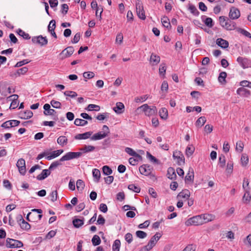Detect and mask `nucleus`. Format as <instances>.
<instances>
[{
  "label": "nucleus",
  "mask_w": 251,
  "mask_h": 251,
  "mask_svg": "<svg viewBox=\"0 0 251 251\" xmlns=\"http://www.w3.org/2000/svg\"><path fill=\"white\" fill-rule=\"evenodd\" d=\"M166 67L164 63H162L160 65L159 72L160 75H165L166 73Z\"/></svg>",
  "instance_id": "0e129e2a"
},
{
  "label": "nucleus",
  "mask_w": 251,
  "mask_h": 251,
  "mask_svg": "<svg viewBox=\"0 0 251 251\" xmlns=\"http://www.w3.org/2000/svg\"><path fill=\"white\" fill-rule=\"evenodd\" d=\"M206 121V118L204 116L200 117L196 122V126H197L201 127L205 123Z\"/></svg>",
  "instance_id": "4c0bfd02"
},
{
  "label": "nucleus",
  "mask_w": 251,
  "mask_h": 251,
  "mask_svg": "<svg viewBox=\"0 0 251 251\" xmlns=\"http://www.w3.org/2000/svg\"><path fill=\"white\" fill-rule=\"evenodd\" d=\"M75 50L72 46H69L63 50L59 54L60 59L63 60L66 58L69 57L74 53Z\"/></svg>",
  "instance_id": "39448f33"
},
{
  "label": "nucleus",
  "mask_w": 251,
  "mask_h": 251,
  "mask_svg": "<svg viewBox=\"0 0 251 251\" xmlns=\"http://www.w3.org/2000/svg\"><path fill=\"white\" fill-rule=\"evenodd\" d=\"M128 189L136 193H139L141 189L139 187L136 186L133 184H129L128 186Z\"/></svg>",
  "instance_id": "6e6d98bb"
},
{
  "label": "nucleus",
  "mask_w": 251,
  "mask_h": 251,
  "mask_svg": "<svg viewBox=\"0 0 251 251\" xmlns=\"http://www.w3.org/2000/svg\"><path fill=\"white\" fill-rule=\"evenodd\" d=\"M194 177L193 169L190 168L188 173L187 174L185 180L186 181H193Z\"/></svg>",
  "instance_id": "bb28decb"
},
{
  "label": "nucleus",
  "mask_w": 251,
  "mask_h": 251,
  "mask_svg": "<svg viewBox=\"0 0 251 251\" xmlns=\"http://www.w3.org/2000/svg\"><path fill=\"white\" fill-rule=\"evenodd\" d=\"M92 242L94 246H98L100 244L101 240L100 237L97 235H95L92 239Z\"/></svg>",
  "instance_id": "49530a36"
},
{
  "label": "nucleus",
  "mask_w": 251,
  "mask_h": 251,
  "mask_svg": "<svg viewBox=\"0 0 251 251\" xmlns=\"http://www.w3.org/2000/svg\"><path fill=\"white\" fill-rule=\"evenodd\" d=\"M93 176L94 178V181L96 182H98L100 177V172L99 170L97 169H94L92 171Z\"/></svg>",
  "instance_id": "7c9ffc66"
},
{
  "label": "nucleus",
  "mask_w": 251,
  "mask_h": 251,
  "mask_svg": "<svg viewBox=\"0 0 251 251\" xmlns=\"http://www.w3.org/2000/svg\"><path fill=\"white\" fill-rule=\"evenodd\" d=\"M226 164L225 156L223 154H221L219 156L218 165L221 168H224Z\"/></svg>",
  "instance_id": "a18cd8bd"
},
{
  "label": "nucleus",
  "mask_w": 251,
  "mask_h": 251,
  "mask_svg": "<svg viewBox=\"0 0 251 251\" xmlns=\"http://www.w3.org/2000/svg\"><path fill=\"white\" fill-rule=\"evenodd\" d=\"M21 118L24 119H28L33 116V113L31 111L28 110L24 112L21 113Z\"/></svg>",
  "instance_id": "2f4dec72"
},
{
  "label": "nucleus",
  "mask_w": 251,
  "mask_h": 251,
  "mask_svg": "<svg viewBox=\"0 0 251 251\" xmlns=\"http://www.w3.org/2000/svg\"><path fill=\"white\" fill-rule=\"evenodd\" d=\"M28 71V68L26 67L22 68L17 70V71L14 73V75L16 76H19L21 75L25 74Z\"/></svg>",
  "instance_id": "37998d69"
},
{
  "label": "nucleus",
  "mask_w": 251,
  "mask_h": 251,
  "mask_svg": "<svg viewBox=\"0 0 251 251\" xmlns=\"http://www.w3.org/2000/svg\"><path fill=\"white\" fill-rule=\"evenodd\" d=\"M201 219V215L194 216L188 219L185 222V225L187 226L201 225H202V220Z\"/></svg>",
  "instance_id": "20e7f679"
},
{
  "label": "nucleus",
  "mask_w": 251,
  "mask_h": 251,
  "mask_svg": "<svg viewBox=\"0 0 251 251\" xmlns=\"http://www.w3.org/2000/svg\"><path fill=\"white\" fill-rule=\"evenodd\" d=\"M196 245L194 244L188 245L182 251H195Z\"/></svg>",
  "instance_id": "052dcab7"
},
{
  "label": "nucleus",
  "mask_w": 251,
  "mask_h": 251,
  "mask_svg": "<svg viewBox=\"0 0 251 251\" xmlns=\"http://www.w3.org/2000/svg\"><path fill=\"white\" fill-rule=\"evenodd\" d=\"M33 43L37 44L40 46H43L47 43V39L46 37H43L42 36L34 37L32 38Z\"/></svg>",
  "instance_id": "9d476101"
},
{
  "label": "nucleus",
  "mask_w": 251,
  "mask_h": 251,
  "mask_svg": "<svg viewBox=\"0 0 251 251\" xmlns=\"http://www.w3.org/2000/svg\"><path fill=\"white\" fill-rule=\"evenodd\" d=\"M190 196V192L187 189H184L177 195V197L188 199Z\"/></svg>",
  "instance_id": "c756f323"
},
{
  "label": "nucleus",
  "mask_w": 251,
  "mask_h": 251,
  "mask_svg": "<svg viewBox=\"0 0 251 251\" xmlns=\"http://www.w3.org/2000/svg\"><path fill=\"white\" fill-rule=\"evenodd\" d=\"M195 151L194 147L191 145L187 146L185 150V154L187 157L191 156Z\"/></svg>",
  "instance_id": "f704fd0d"
},
{
  "label": "nucleus",
  "mask_w": 251,
  "mask_h": 251,
  "mask_svg": "<svg viewBox=\"0 0 251 251\" xmlns=\"http://www.w3.org/2000/svg\"><path fill=\"white\" fill-rule=\"evenodd\" d=\"M76 188L78 191H82L85 187L84 181L81 179H78L76 183Z\"/></svg>",
  "instance_id": "ea45409f"
},
{
  "label": "nucleus",
  "mask_w": 251,
  "mask_h": 251,
  "mask_svg": "<svg viewBox=\"0 0 251 251\" xmlns=\"http://www.w3.org/2000/svg\"><path fill=\"white\" fill-rule=\"evenodd\" d=\"M57 142L59 145L63 147L67 144L68 139L65 136H60L58 138Z\"/></svg>",
  "instance_id": "473e14b6"
},
{
  "label": "nucleus",
  "mask_w": 251,
  "mask_h": 251,
  "mask_svg": "<svg viewBox=\"0 0 251 251\" xmlns=\"http://www.w3.org/2000/svg\"><path fill=\"white\" fill-rule=\"evenodd\" d=\"M162 25L167 29H171L172 26L170 24L169 19L168 17L164 16L161 18Z\"/></svg>",
  "instance_id": "b1692460"
},
{
  "label": "nucleus",
  "mask_w": 251,
  "mask_h": 251,
  "mask_svg": "<svg viewBox=\"0 0 251 251\" xmlns=\"http://www.w3.org/2000/svg\"><path fill=\"white\" fill-rule=\"evenodd\" d=\"M62 161H61L60 159L59 160L54 161L50 164V167L48 169V176L50 175L51 171L53 170L58 166L61 165V162Z\"/></svg>",
  "instance_id": "c85d7f7f"
},
{
  "label": "nucleus",
  "mask_w": 251,
  "mask_h": 251,
  "mask_svg": "<svg viewBox=\"0 0 251 251\" xmlns=\"http://www.w3.org/2000/svg\"><path fill=\"white\" fill-rule=\"evenodd\" d=\"M168 178L170 179H174L176 178V175L175 169L172 167H169L167 171Z\"/></svg>",
  "instance_id": "a878e982"
},
{
  "label": "nucleus",
  "mask_w": 251,
  "mask_h": 251,
  "mask_svg": "<svg viewBox=\"0 0 251 251\" xmlns=\"http://www.w3.org/2000/svg\"><path fill=\"white\" fill-rule=\"evenodd\" d=\"M63 151H64L63 150H58L56 151L48 152V160L54 159L59 156L61 154H62L63 152Z\"/></svg>",
  "instance_id": "4468645a"
},
{
  "label": "nucleus",
  "mask_w": 251,
  "mask_h": 251,
  "mask_svg": "<svg viewBox=\"0 0 251 251\" xmlns=\"http://www.w3.org/2000/svg\"><path fill=\"white\" fill-rule=\"evenodd\" d=\"M245 192L243 197L242 201L244 203H247L251 201V196L250 194L249 189H246L245 190Z\"/></svg>",
  "instance_id": "393cba45"
},
{
  "label": "nucleus",
  "mask_w": 251,
  "mask_h": 251,
  "mask_svg": "<svg viewBox=\"0 0 251 251\" xmlns=\"http://www.w3.org/2000/svg\"><path fill=\"white\" fill-rule=\"evenodd\" d=\"M219 22L223 27L228 30L236 29L237 28L235 23L232 21V19L225 16H220Z\"/></svg>",
  "instance_id": "f257e3e1"
},
{
  "label": "nucleus",
  "mask_w": 251,
  "mask_h": 251,
  "mask_svg": "<svg viewBox=\"0 0 251 251\" xmlns=\"http://www.w3.org/2000/svg\"><path fill=\"white\" fill-rule=\"evenodd\" d=\"M216 44L218 46L223 49H226L229 46L228 42L222 38H218L216 40Z\"/></svg>",
  "instance_id": "a211bd4d"
},
{
  "label": "nucleus",
  "mask_w": 251,
  "mask_h": 251,
  "mask_svg": "<svg viewBox=\"0 0 251 251\" xmlns=\"http://www.w3.org/2000/svg\"><path fill=\"white\" fill-rule=\"evenodd\" d=\"M56 27V22L54 20L50 21L49 25H48V31L54 30Z\"/></svg>",
  "instance_id": "680f3d73"
},
{
  "label": "nucleus",
  "mask_w": 251,
  "mask_h": 251,
  "mask_svg": "<svg viewBox=\"0 0 251 251\" xmlns=\"http://www.w3.org/2000/svg\"><path fill=\"white\" fill-rule=\"evenodd\" d=\"M23 243L19 240L8 238L6 240V246L9 248H19L23 246Z\"/></svg>",
  "instance_id": "7ed1b4c3"
},
{
  "label": "nucleus",
  "mask_w": 251,
  "mask_h": 251,
  "mask_svg": "<svg viewBox=\"0 0 251 251\" xmlns=\"http://www.w3.org/2000/svg\"><path fill=\"white\" fill-rule=\"evenodd\" d=\"M160 61V57L159 56L152 53L151 55L150 62L152 65H156Z\"/></svg>",
  "instance_id": "dca6fc26"
},
{
  "label": "nucleus",
  "mask_w": 251,
  "mask_h": 251,
  "mask_svg": "<svg viewBox=\"0 0 251 251\" xmlns=\"http://www.w3.org/2000/svg\"><path fill=\"white\" fill-rule=\"evenodd\" d=\"M64 94L65 96H69L72 98H75L77 96V94L75 92L72 91H66L64 92Z\"/></svg>",
  "instance_id": "e2e57ef3"
},
{
  "label": "nucleus",
  "mask_w": 251,
  "mask_h": 251,
  "mask_svg": "<svg viewBox=\"0 0 251 251\" xmlns=\"http://www.w3.org/2000/svg\"><path fill=\"white\" fill-rule=\"evenodd\" d=\"M168 90V82L166 81H163L161 87V90L162 92H165V93H167Z\"/></svg>",
  "instance_id": "338daca9"
},
{
  "label": "nucleus",
  "mask_w": 251,
  "mask_h": 251,
  "mask_svg": "<svg viewBox=\"0 0 251 251\" xmlns=\"http://www.w3.org/2000/svg\"><path fill=\"white\" fill-rule=\"evenodd\" d=\"M95 150V147L91 145H85L82 148L79 149L81 155L83 153H87L94 151Z\"/></svg>",
  "instance_id": "6ab92c4d"
},
{
  "label": "nucleus",
  "mask_w": 251,
  "mask_h": 251,
  "mask_svg": "<svg viewBox=\"0 0 251 251\" xmlns=\"http://www.w3.org/2000/svg\"><path fill=\"white\" fill-rule=\"evenodd\" d=\"M173 157L175 159H177V163L180 165L181 163H184V157L182 152L180 151H176L174 152Z\"/></svg>",
  "instance_id": "f8f14e48"
},
{
  "label": "nucleus",
  "mask_w": 251,
  "mask_h": 251,
  "mask_svg": "<svg viewBox=\"0 0 251 251\" xmlns=\"http://www.w3.org/2000/svg\"><path fill=\"white\" fill-rule=\"evenodd\" d=\"M121 245L120 241L118 239L116 240L112 246V249L113 251H119L120 247Z\"/></svg>",
  "instance_id": "8fccbe9b"
},
{
  "label": "nucleus",
  "mask_w": 251,
  "mask_h": 251,
  "mask_svg": "<svg viewBox=\"0 0 251 251\" xmlns=\"http://www.w3.org/2000/svg\"><path fill=\"white\" fill-rule=\"evenodd\" d=\"M139 111L144 112L147 116L153 115L157 112V108L155 106H150L147 104H144L138 107L136 109V111Z\"/></svg>",
  "instance_id": "f03ea898"
},
{
  "label": "nucleus",
  "mask_w": 251,
  "mask_h": 251,
  "mask_svg": "<svg viewBox=\"0 0 251 251\" xmlns=\"http://www.w3.org/2000/svg\"><path fill=\"white\" fill-rule=\"evenodd\" d=\"M188 9L190 11L191 13L194 15L196 16H199L200 12L195 5L192 4H189Z\"/></svg>",
  "instance_id": "e433bc0d"
},
{
  "label": "nucleus",
  "mask_w": 251,
  "mask_h": 251,
  "mask_svg": "<svg viewBox=\"0 0 251 251\" xmlns=\"http://www.w3.org/2000/svg\"><path fill=\"white\" fill-rule=\"evenodd\" d=\"M237 61L243 69L248 68L249 65V60L246 58L239 56L237 58Z\"/></svg>",
  "instance_id": "ddd939ff"
},
{
  "label": "nucleus",
  "mask_w": 251,
  "mask_h": 251,
  "mask_svg": "<svg viewBox=\"0 0 251 251\" xmlns=\"http://www.w3.org/2000/svg\"><path fill=\"white\" fill-rule=\"evenodd\" d=\"M48 115H53V119L54 120H57L58 119V117L55 115V114L56 113V112L54 109L50 108V106L49 104H48Z\"/></svg>",
  "instance_id": "79ce46f5"
},
{
  "label": "nucleus",
  "mask_w": 251,
  "mask_h": 251,
  "mask_svg": "<svg viewBox=\"0 0 251 251\" xmlns=\"http://www.w3.org/2000/svg\"><path fill=\"white\" fill-rule=\"evenodd\" d=\"M161 235L159 232H156L155 234L153 236L151 239H150L149 243L150 244L151 246H152L154 247L157 241L159 240V239L161 238Z\"/></svg>",
  "instance_id": "412c9836"
},
{
  "label": "nucleus",
  "mask_w": 251,
  "mask_h": 251,
  "mask_svg": "<svg viewBox=\"0 0 251 251\" xmlns=\"http://www.w3.org/2000/svg\"><path fill=\"white\" fill-rule=\"evenodd\" d=\"M47 177V169H44L42 171V173L39 174L37 178L38 180H43Z\"/></svg>",
  "instance_id": "4d7b16f0"
},
{
  "label": "nucleus",
  "mask_w": 251,
  "mask_h": 251,
  "mask_svg": "<svg viewBox=\"0 0 251 251\" xmlns=\"http://www.w3.org/2000/svg\"><path fill=\"white\" fill-rule=\"evenodd\" d=\"M124 105L122 102H118L116 103V106L113 108L114 111L117 114H121L124 111Z\"/></svg>",
  "instance_id": "4be33fe9"
},
{
  "label": "nucleus",
  "mask_w": 251,
  "mask_h": 251,
  "mask_svg": "<svg viewBox=\"0 0 251 251\" xmlns=\"http://www.w3.org/2000/svg\"><path fill=\"white\" fill-rule=\"evenodd\" d=\"M125 239L128 244H130L133 241L132 235L130 233H127L125 235Z\"/></svg>",
  "instance_id": "774afa93"
},
{
  "label": "nucleus",
  "mask_w": 251,
  "mask_h": 251,
  "mask_svg": "<svg viewBox=\"0 0 251 251\" xmlns=\"http://www.w3.org/2000/svg\"><path fill=\"white\" fill-rule=\"evenodd\" d=\"M240 16V12L239 10L235 7H232L229 12V18L232 20L238 19Z\"/></svg>",
  "instance_id": "0eeeda50"
},
{
  "label": "nucleus",
  "mask_w": 251,
  "mask_h": 251,
  "mask_svg": "<svg viewBox=\"0 0 251 251\" xmlns=\"http://www.w3.org/2000/svg\"><path fill=\"white\" fill-rule=\"evenodd\" d=\"M204 22L205 25L210 28L212 27L214 25L213 20L211 18H205Z\"/></svg>",
  "instance_id": "13d9d810"
},
{
  "label": "nucleus",
  "mask_w": 251,
  "mask_h": 251,
  "mask_svg": "<svg viewBox=\"0 0 251 251\" xmlns=\"http://www.w3.org/2000/svg\"><path fill=\"white\" fill-rule=\"evenodd\" d=\"M244 148V144L241 141H239L236 143V150L239 151V152H242Z\"/></svg>",
  "instance_id": "69168bd1"
},
{
  "label": "nucleus",
  "mask_w": 251,
  "mask_h": 251,
  "mask_svg": "<svg viewBox=\"0 0 251 251\" xmlns=\"http://www.w3.org/2000/svg\"><path fill=\"white\" fill-rule=\"evenodd\" d=\"M103 173L105 175H110L112 173V169L108 166H104L102 167Z\"/></svg>",
  "instance_id": "5fc2aeb1"
},
{
  "label": "nucleus",
  "mask_w": 251,
  "mask_h": 251,
  "mask_svg": "<svg viewBox=\"0 0 251 251\" xmlns=\"http://www.w3.org/2000/svg\"><path fill=\"white\" fill-rule=\"evenodd\" d=\"M139 170L142 175L148 176L151 174L152 168L149 165L144 164L139 167Z\"/></svg>",
  "instance_id": "6e6552de"
},
{
  "label": "nucleus",
  "mask_w": 251,
  "mask_h": 251,
  "mask_svg": "<svg viewBox=\"0 0 251 251\" xmlns=\"http://www.w3.org/2000/svg\"><path fill=\"white\" fill-rule=\"evenodd\" d=\"M227 74L225 72H221L219 76L218 77V80L220 83L222 84H225L226 83V77Z\"/></svg>",
  "instance_id": "72a5a7b5"
},
{
  "label": "nucleus",
  "mask_w": 251,
  "mask_h": 251,
  "mask_svg": "<svg viewBox=\"0 0 251 251\" xmlns=\"http://www.w3.org/2000/svg\"><path fill=\"white\" fill-rule=\"evenodd\" d=\"M241 162L243 166H246L247 165L249 162V157L246 154L244 153L242 155Z\"/></svg>",
  "instance_id": "c03bdc74"
},
{
  "label": "nucleus",
  "mask_w": 251,
  "mask_h": 251,
  "mask_svg": "<svg viewBox=\"0 0 251 251\" xmlns=\"http://www.w3.org/2000/svg\"><path fill=\"white\" fill-rule=\"evenodd\" d=\"M17 33L20 36H22L24 39H29L30 38L29 35L28 33H25L21 29H19L18 30Z\"/></svg>",
  "instance_id": "3c124183"
},
{
  "label": "nucleus",
  "mask_w": 251,
  "mask_h": 251,
  "mask_svg": "<svg viewBox=\"0 0 251 251\" xmlns=\"http://www.w3.org/2000/svg\"><path fill=\"white\" fill-rule=\"evenodd\" d=\"M159 114L161 119L166 120L168 117V110L165 107H162L159 110Z\"/></svg>",
  "instance_id": "cd10ccee"
},
{
  "label": "nucleus",
  "mask_w": 251,
  "mask_h": 251,
  "mask_svg": "<svg viewBox=\"0 0 251 251\" xmlns=\"http://www.w3.org/2000/svg\"><path fill=\"white\" fill-rule=\"evenodd\" d=\"M236 30L238 32L243 34L246 37L251 39V34L246 30L240 27H237L236 28Z\"/></svg>",
  "instance_id": "a19ab883"
},
{
  "label": "nucleus",
  "mask_w": 251,
  "mask_h": 251,
  "mask_svg": "<svg viewBox=\"0 0 251 251\" xmlns=\"http://www.w3.org/2000/svg\"><path fill=\"white\" fill-rule=\"evenodd\" d=\"M237 93L238 95L245 97H248L251 94L250 91L244 87L239 88L237 90Z\"/></svg>",
  "instance_id": "5701e85b"
},
{
  "label": "nucleus",
  "mask_w": 251,
  "mask_h": 251,
  "mask_svg": "<svg viewBox=\"0 0 251 251\" xmlns=\"http://www.w3.org/2000/svg\"><path fill=\"white\" fill-rule=\"evenodd\" d=\"M107 133L102 132L101 131L99 132L94 134L91 137V140H98L102 139L107 136Z\"/></svg>",
  "instance_id": "aec40b11"
},
{
  "label": "nucleus",
  "mask_w": 251,
  "mask_h": 251,
  "mask_svg": "<svg viewBox=\"0 0 251 251\" xmlns=\"http://www.w3.org/2000/svg\"><path fill=\"white\" fill-rule=\"evenodd\" d=\"M76 126H84L88 124V122L85 120L76 118L74 122Z\"/></svg>",
  "instance_id": "58836bf2"
},
{
  "label": "nucleus",
  "mask_w": 251,
  "mask_h": 251,
  "mask_svg": "<svg viewBox=\"0 0 251 251\" xmlns=\"http://www.w3.org/2000/svg\"><path fill=\"white\" fill-rule=\"evenodd\" d=\"M149 97L147 95H144L141 97H138L135 98L134 101L136 103L143 102L146 101Z\"/></svg>",
  "instance_id": "de8ad7c7"
},
{
  "label": "nucleus",
  "mask_w": 251,
  "mask_h": 251,
  "mask_svg": "<svg viewBox=\"0 0 251 251\" xmlns=\"http://www.w3.org/2000/svg\"><path fill=\"white\" fill-rule=\"evenodd\" d=\"M17 219L19 224L23 229L28 230L30 228V225L25 221L21 215L19 216Z\"/></svg>",
  "instance_id": "9b49d317"
},
{
  "label": "nucleus",
  "mask_w": 251,
  "mask_h": 251,
  "mask_svg": "<svg viewBox=\"0 0 251 251\" xmlns=\"http://www.w3.org/2000/svg\"><path fill=\"white\" fill-rule=\"evenodd\" d=\"M81 156L80 152H68L63 156L61 158V161H67L74 158H77Z\"/></svg>",
  "instance_id": "423d86ee"
},
{
  "label": "nucleus",
  "mask_w": 251,
  "mask_h": 251,
  "mask_svg": "<svg viewBox=\"0 0 251 251\" xmlns=\"http://www.w3.org/2000/svg\"><path fill=\"white\" fill-rule=\"evenodd\" d=\"M20 122L18 120H10L4 122L1 125V127L5 128H9L13 126H16L19 125Z\"/></svg>",
  "instance_id": "1a4fd4ad"
},
{
  "label": "nucleus",
  "mask_w": 251,
  "mask_h": 251,
  "mask_svg": "<svg viewBox=\"0 0 251 251\" xmlns=\"http://www.w3.org/2000/svg\"><path fill=\"white\" fill-rule=\"evenodd\" d=\"M86 109L88 111L95 110L99 111L100 110V107L98 105L90 104L88 105Z\"/></svg>",
  "instance_id": "09e8293b"
},
{
  "label": "nucleus",
  "mask_w": 251,
  "mask_h": 251,
  "mask_svg": "<svg viewBox=\"0 0 251 251\" xmlns=\"http://www.w3.org/2000/svg\"><path fill=\"white\" fill-rule=\"evenodd\" d=\"M73 224L75 227L78 228L84 224V218L82 219H75L73 221Z\"/></svg>",
  "instance_id": "c9c22d12"
},
{
  "label": "nucleus",
  "mask_w": 251,
  "mask_h": 251,
  "mask_svg": "<svg viewBox=\"0 0 251 251\" xmlns=\"http://www.w3.org/2000/svg\"><path fill=\"white\" fill-rule=\"evenodd\" d=\"M201 218L202 220V224L211 222L214 220L215 216L211 214H203L201 215Z\"/></svg>",
  "instance_id": "2eb2a0df"
},
{
  "label": "nucleus",
  "mask_w": 251,
  "mask_h": 251,
  "mask_svg": "<svg viewBox=\"0 0 251 251\" xmlns=\"http://www.w3.org/2000/svg\"><path fill=\"white\" fill-rule=\"evenodd\" d=\"M147 157L151 162L156 164L159 163V160L152 155L149 152H147Z\"/></svg>",
  "instance_id": "603ef678"
},
{
  "label": "nucleus",
  "mask_w": 251,
  "mask_h": 251,
  "mask_svg": "<svg viewBox=\"0 0 251 251\" xmlns=\"http://www.w3.org/2000/svg\"><path fill=\"white\" fill-rule=\"evenodd\" d=\"M136 235L140 239H143L147 237V234L143 231L138 230L136 232Z\"/></svg>",
  "instance_id": "bf43d9fd"
},
{
  "label": "nucleus",
  "mask_w": 251,
  "mask_h": 251,
  "mask_svg": "<svg viewBox=\"0 0 251 251\" xmlns=\"http://www.w3.org/2000/svg\"><path fill=\"white\" fill-rule=\"evenodd\" d=\"M92 133V131H88L84 133L78 134L75 136V139L76 140L87 139L90 137Z\"/></svg>",
  "instance_id": "f3484780"
},
{
  "label": "nucleus",
  "mask_w": 251,
  "mask_h": 251,
  "mask_svg": "<svg viewBox=\"0 0 251 251\" xmlns=\"http://www.w3.org/2000/svg\"><path fill=\"white\" fill-rule=\"evenodd\" d=\"M136 12L140 19L142 20H145L146 19V16L145 15V12L143 9V7L141 8L140 10L139 9H136Z\"/></svg>",
  "instance_id": "864d4df0"
}]
</instances>
